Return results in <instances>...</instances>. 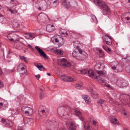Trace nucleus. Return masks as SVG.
Wrapping results in <instances>:
<instances>
[{"mask_svg": "<svg viewBox=\"0 0 130 130\" xmlns=\"http://www.w3.org/2000/svg\"><path fill=\"white\" fill-rule=\"evenodd\" d=\"M57 112L59 115L64 118L70 117L71 114V109L67 106H62L59 107Z\"/></svg>", "mask_w": 130, "mask_h": 130, "instance_id": "nucleus-1", "label": "nucleus"}, {"mask_svg": "<svg viewBox=\"0 0 130 130\" xmlns=\"http://www.w3.org/2000/svg\"><path fill=\"white\" fill-rule=\"evenodd\" d=\"M94 2L96 5L101 7L105 13L108 15L110 14V9L105 2L100 0H95Z\"/></svg>", "mask_w": 130, "mask_h": 130, "instance_id": "nucleus-2", "label": "nucleus"}, {"mask_svg": "<svg viewBox=\"0 0 130 130\" xmlns=\"http://www.w3.org/2000/svg\"><path fill=\"white\" fill-rule=\"evenodd\" d=\"M46 3L44 0H38L36 3H33V5L35 7L38 6V9L39 10L45 9L46 8Z\"/></svg>", "mask_w": 130, "mask_h": 130, "instance_id": "nucleus-3", "label": "nucleus"}, {"mask_svg": "<svg viewBox=\"0 0 130 130\" xmlns=\"http://www.w3.org/2000/svg\"><path fill=\"white\" fill-rule=\"evenodd\" d=\"M52 40L53 43H57L58 47L61 46L64 43V41L63 38L58 35L54 36L52 38Z\"/></svg>", "mask_w": 130, "mask_h": 130, "instance_id": "nucleus-4", "label": "nucleus"}, {"mask_svg": "<svg viewBox=\"0 0 130 130\" xmlns=\"http://www.w3.org/2000/svg\"><path fill=\"white\" fill-rule=\"evenodd\" d=\"M37 20L40 23H47L49 19L47 15L43 13H40L38 15Z\"/></svg>", "mask_w": 130, "mask_h": 130, "instance_id": "nucleus-5", "label": "nucleus"}, {"mask_svg": "<svg viewBox=\"0 0 130 130\" xmlns=\"http://www.w3.org/2000/svg\"><path fill=\"white\" fill-rule=\"evenodd\" d=\"M21 110L23 113L27 116H31L33 113V110L31 108L24 106L22 107Z\"/></svg>", "mask_w": 130, "mask_h": 130, "instance_id": "nucleus-6", "label": "nucleus"}, {"mask_svg": "<svg viewBox=\"0 0 130 130\" xmlns=\"http://www.w3.org/2000/svg\"><path fill=\"white\" fill-rule=\"evenodd\" d=\"M104 66V64L101 62L97 63L95 66L94 69L98 74H100V75L104 74L103 72L101 70H99L100 69H103Z\"/></svg>", "mask_w": 130, "mask_h": 130, "instance_id": "nucleus-7", "label": "nucleus"}, {"mask_svg": "<svg viewBox=\"0 0 130 130\" xmlns=\"http://www.w3.org/2000/svg\"><path fill=\"white\" fill-rule=\"evenodd\" d=\"M120 100L123 102V104H127L129 103V96L124 94H121L120 95Z\"/></svg>", "mask_w": 130, "mask_h": 130, "instance_id": "nucleus-8", "label": "nucleus"}, {"mask_svg": "<svg viewBox=\"0 0 130 130\" xmlns=\"http://www.w3.org/2000/svg\"><path fill=\"white\" fill-rule=\"evenodd\" d=\"M88 55L84 51L80 49L79 51V57H77V60H82L88 57Z\"/></svg>", "mask_w": 130, "mask_h": 130, "instance_id": "nucleus-9", "label": "nucleus"}, {"mask_svg": "<svg viewBox=\"0 0 130 130\" xmlns=\"http://www.w3.org/2000/svg\"><path fill=\"white\" fill-rule=\"evenodd\" d=\"M24 64L22 63H20L18 66V69L20 72V73L22 74H26L27 71L24 68Z\"/></svg>", "mask_w": 130, "mask_h": 130, "instance_id": "nucleus-10", "label": "nucleus"}, {"mask_svg": "<svg viewBox=\"0 0 130 130\" xmlns=\"http://www.w3.org/2000/svg\"><path fill=\"white\" fill-rule=\"evenodd\" d=\"M59 61L61 62V64H60L59 63L58 64H59L62 66H65L67 67H70L71 66V64L70 63L68 62L66 59L63 58L59 60Z\"/></svg>", "mask_w": 130, "mask_h": 130, "instance_id": "nucleus-11", "label": "nucleus"}, {"mask_svg": "<svg viewBox=\"0 0 130 130\" xmlns=\"http://www.w3.org/2000/svg\"><path fill=\"white\" fill-rule=\"evenodd\" d=\"M111 68L115 72H121L123 70L122 67L120 64L118 65L116 67H112Z\"/></svg>", "mask_w": 130, "mask_h": 130, "instance_id": "nucleus-12", "label": "nucleus"}, {"mask_svg": "<svg viewBox=\"0 0 130 130\" xmlns=\"http://www.w3.org/2000/svg\"><path fill=\"white\" fill-rule=\"evenodd\" d=\"M108 37L106 35H105L103 37V42H105L106 44L109 46H110L112 44V42L110 40V41L108 40Z\"/></svg>", "mask_w": 130, "mask_h": 130, "instance_id": "nucleus-13", "label": "nucleus"}, {"mask_svg": "<svg viewBox=\"0 0 130 130\" xmlns=\"http://www.w3.org/2000/svg\"><path fill=\"white\" fill-rule=\"evenodd\" d=\"M36 49L37 50L41 55L45 58H47V56L45 53L38 46H36L35 47Z\"/></svg>", "mask_w": 130, "mask_h": 130, "instance_id": "nucleus-14", "label": "nucleus"}, {"mask_svg": "<svg viewBox=\"0 0 130 130\" xmlns=\"http://www.w3.org/2000/svg\"><path fill=\"white\" fill-rule=\"evenodd\" d=\"M62 5L66 9H68L71 6L70 2L67 0H64L62 2Z\"/></svg>", "mask_w": 130, "mask_h": 130, "instance_id": "nucleus-15", "label": "nucleus"}, {"mask_svg": "<svg viewBox=\"0 0 130 130\" xmlns=\"http://www.w3.org/2000/svg\"><path fill=\"white\" fill-rule=\"evenodd\" d=\"M80 49H76L75 50L73 51L72 53V55L73 57H75L77 60V58L79 57V51Z\"/></svg>", "mask_w": 130, "mask_h": 130, "instance_id": "nucleus-16", "label": "nucleus"}, {"mask_svg": "<svg viewBox=\"0 0 130 130\" xmlns=\"http://www.w3.org/2000/svg\"><path fill=\"white\" fill-rule=\"evenodd\" d=\"M83 98L85 100V102L88 104L90 103L91 100L90 97L87 95H82Z\"/></svg>", "mask_w": 130, "mask_h": 130, "instance_id": "nucleus-17", "label": "nucleus"}, {"mask_svg": "<svg viewBox=\"0 0 130 130\" xmlns=\"http://www.w3.org/2000/svg\"><path fill=\"white\" fill-rule=\"evenodd\" d=\"M74 112L76 115L78 116L81 120H83V119L81 112L78 110L77 109H75L74 110Z\"/></svg>", "mask_w": 130, "mask_h": 130, "instance_id": "nucleus-18", "label": "nucleus"}, {"mask_svg": "<svg viewBox=\"0 0 130 130\" xmlns=\"http://www.w3.org/2000/svg\"><path fill=\"white\" fill-rule=\"evenodd\" d=\"M58 1L56 0L51 3L50 4V6L52 8H55L58 5Z\"/></svg>", "mask_w": 130, "mask_h": 130, "instance_id": "nucleus-19", "label": "nucleus"}, {"mask_svg": "<svg viewBox=\"0 0 130 130\" xmlns=\"http://www.w3.org/2000/svg\"><path fill=\"white\" fill-rule=\"evenodd\" d=\"M87 73L88 74L89 76L93 78H96L98 77L97 76H95L94 74L91 70H88Z\"/></svg>", "mask_w": 130, "mask_h": 130, "instance_id": "nucleus-20", "label": "nucleus"}, {"mask_svg": "<svg viewBox=\"0 0 130 130\" xmlns=\"http://www.w3.org/2000/svg\"><path fill=\"white\" fill-rule=\"evenodd\" d=\"M62 80L64 81L71 82L73 80L72 78L69 76H64L62 78Z\"/></svg>", "mask_w": 130, "mask_h": 130, "instance_id": "nucleus-21", "label": "nucleus"}, {"mask_svg": "<svg viewBox=\"0 0 130 130\" xmlns=\"http://www.w3.org/2000/svg\"><path fill=\"white\" fill-rule=\"evenodd\" d=\"M121 85L122 87L123 88L127 86L128 85V82L124 80H123L121 81Z\"/></svg>", "mask_w": 130, "mask_h": 130, "instance_id": "nucleus-22", "label": "nucleus"}, {"mask_svg": "<svg viewBox=\"0 0 130 130\" xmlns=\"http://www.w3.org/2000/svg\"><path fill=\"white\" fill-rule=\"evenodd\" d=\"M102 47L108 53L110 54H111L112 52L110 48L106 45H103L102 46Z\"/></svg>", "mask_w": 130, "mask_h": 130, "instance_id": "nucleus-23", "label": "nucleus"}, {"mask_svg": "<svg viewBox=\"0 0 130 130\" xmlns=\"http://www.w3.org/2000/svg\"><path fill=\"white\" fill-rule=\"evenodd\" d=\"M35 64L36 66L37 67L39 70L41 71L43 70L42 69H44L45 68L43 67V66L40 63H35Z\"/></svg>", "mask_w": 130, "mask_h": 130, "instance_id": "nucleus-24", "label": "nucleus"}, {"mask_svg": "<svg viewBox=\"0 0 130 130\" xmlns=\"http://www.w3.org/2000/svg\"><path fill=\"white\" fill-rule=\"evenodd\" d=\"M83 86V84L81 81L79 82L75 85V88L78 89L81 88Z\"/></svg>", "mask_w": 130, "mask_h": 130, "instance_id": "nucleus-25", "label": "nucleus"}, {"mask_svg": "<svg viewBox=\"0 0 130 130\" xmlns=\"http://www.w3.org/2000/svg\"><path fill=\"white\" fill-rule=\"evenodd\" d=\"M4 125L6 127H10L13 125V123L11 121L7 120Z\"/></svg>", "mask_w": 130, "mask_h": 130, "instance_id": "nucleus-26", "label": "nucleus"}, {"mask_svg": "<svg viewBox=\"0 0 130 130\" xmlns=\"http://www.w3.org/2000/svg\"><path fill=\"white\" fill-rule=\"evenodd\" d=\"M74 122L73 121H72L70 123V125L71 126L70 127H69V130H76L75 128L72 127V126L74 124Z\"/></svg>", "mask_w": 130, "mask_h": 130, "instance_id": "nucleus-27", "label": "nucleus"}, {"mask_svg": "<svg viewBox=\"0 0 130 130\" xmlns=\"http://www.w3.org/2000/svg\"><path fill=\"white\" fill-rule=\"evenodd\" d=\"M12 38L15 41H18L19 40V37L18 35L14 34L12 36Z\"/></svg>", "mask_w": 130, "mask_h": 130, "instance_id": "nucleus-28", "label": "nucleus"}, {"mask_svg": "<svg viewBox=\"0 0 130 130\" xmlns=\"http://www.w3.org/2000/svg\"><path fill=\"white\" fill-rule=\"evenodd\" d=\"M110 121L114 124H116L118 122V121L116 119H110Z\"/></svg>", "mask_w": 130, "mask_h": 130, "instance_id": "nucleus-29", "label": "nucleus"}, {"mask_svg": "<svg viewBox=\"0 0 130 130\" xmlns=\"http://www.w3.org/2000/svg\"><path fill=\"white\" fill-rule=\"evenodd\" d=\"M53 26V25H51L50 26H47L46 27V30L49 32H51L53 30L51 28Z\"/></svg>", "mask_w": 130, "mask_h": 130, "instance_id": "nucleus-30", "label": "nucleus"}, {"mask_svg": "<svg viewBox=\"0 0 130 130\" xmlns=\"http://www.w3.org/2000/svg\"><path fill=\"white\" fill-rule=\"evenodd\" d=\"M90 94L94 98H96L98 95V94L96 93L94 91L91 93Z\"/></svg>", "mask_w": 130, "mask_h": 130, "instance_id": "nucleus-31", "label": "nucleus"}, {"mask_svg": "<svg viewBox=\"0 0 130 130\" xmlns=\"http://www.w3.org/2000/svg\"><path fill=\"white\" fill-rule=\"evenodd\" d=\"M88 70L87 69H84L83 70H79L81 73H80L82 74H85L87 73L88 71Z\"/></svg>", "mask_w": 130, "mask_h": 130, "instance_id": "nucleus-32", "label": "nucleus"}, {"mask_svg": "<svg viewBox=\"0 0 130 130\" xmlns=\"http://www.w3.org/2000/svg\"><path fill=\"white\" fill-rule=\"evenodd\" d=\"M20 59L22 60H24L25 62H27L28 61V60L27 58L24 56H20Z\"/></svg>", "mask_w": 130, "mask_h": 130, "instance_id": "nucleus-33", "label": "nucleus"}, {"mask_svg": "<svg viewBox=\"0 0 130 130\" xmlns=\"http://www.w3.org/2000/svg\"><path fill=\"white\" fill-rule=\"evenodd\" d=\"M17 48L19 50H21L23 48V46H22L21 44L20 43H17Z\"/></svg>", "mask_w": 130, "mask_h": 130, "instance_id": "nucleus-34", "label": "nucleus"}, {"mask_svg": "<svg viewBox=\"0 0 130 130\" xmlns=\"http://www.w3.org/2000/svg\"><path fill=\"white\" fill-rule=\"evenodd\" d=\"M105 102V101L102 99H101L99 100L98 101V103H99L101 105V104H102L104 103Z\"/></svg>", "mask_w": 130, "mask_h": 130, "instance_id": "nucleus-35", "label": "nucleus"}, {"mask_svg": "<svg viewBox=\"0 0 130 130\" xmlns=\"http://www.w3.org/2000/svg\"><path fill=\"white\" fill-rule=\"evenodd\" d=\"M7 119H6L4 118H2L1 121V122L4 124V125L7 122Z\"/></svg>", "mask_w": 130, "mask_h": 130, "instance_id": "nucleus-36", "label": "nucleus"}, {"mask_svg": "<svg viewBox=\"0 0 130 130\" xmlns=\"http://www.w3.org/2000/svg\"><path fill=\"white\" fill-rule=\"evenodd\" d=\"M9 11H10L12 14H14L17 13V11L16 10H12L11 9H9Z\"/></svg>", "mask_w": 130, "mask_h": 130, "instance_id": "nucleus-37", "label": "nucleus"}, {"mask_svg": "<svg viewBox=\"0 0 130 130\" xmlns=\"http://www.w3.org/2000/svg\"><path fill=\"white\" fill-rule=\"evenodd\" d=\"M87 90L89 92H90V94L93 91V89L90 87H88L87 88Z\"/></svg>", "mask_w": 130, "mask_h": 130, "instance_id": "nucleus-38", "label": "nucleus"}, {"mask_svg": "<svg viewBox=\"0 0 130 130\" xmlns=\"http://www.w3.org/2000/svg\"><path fill=\"white\" fill-rule=\"evenodd\" d=\"M4 87V84L3 82L0 80V89L3 88Z\"/></svg>", "mask_w": 130, "mask_h": 130, "instance_id": "nucleus-39", "label": "nucleus"}, {"mask_svg": "<svg viewBox=\"0 0 130 130\" xmlns=\"http://www.w3.org/2000/svg\"><path fill=\"white\" fill-rule=\"evenodd\" d=\"M99 81L100 82H101L102 83H105V80L102 78H100Z\"/></svg>", "mask_w": 130, "mask_h": 130, "instance_id": "nucleus-40", "label": "nucleus"}, {"mask_svg": "<svg viewBox=\"0 0 130 130\" xmlns=\"http://www.w3.org/2000/svg\"><path fill=\"white\" fill-rule=\"evenodd\" d=\"M118 80V78L116 77H113V80L115 82H117Z\"/></svg>", "mask_w": 130, "mask_h": 130, "instance_id": "nucleus-41", "label": "nucleus"}, {"mask_svg": "<svg viewBox=\"0 0 130 130\" xmlns=\"http://www.w3.org/2000/svg\"><path fill=\"white\" fill-rule=\"evenodd\" d=\"M8 39L11 42L15 41H14V39L12 37L11 38H10L9 37V36L8 37Z\"/></svg>", "mask_w": 130, "mask_h": 130, "instance_id": "nucleus-42", "label": "nucleus"}, {"mask_svg": "<svg viewBox=\"0 0 130 130\" xmlns=\"http://www.w3.org/2000/svg\"><path fill=\"white\" fill-rule=\"evenodd\" d=\"M43 93L42 92H41L40 95V98L41 99H42L43 97Z\"/></svg>", "mask_w": 130, "mask_h": 130, "instance_id": "nucleus-43", "label": "nucleus"}, {"mask_svg": "<svg viewBox=\"0 0 130 130\" xmlns=\"http://www.w3.org/2000/svg\"><path fill=\"white\" fill-rule=\"evenodd\" d=\"M56 52L59 55H61L62 54V52L61 50H58Z\"/></svg>", "mask_w": 130, "mask_h": 130, "instance_id": "nucleus-44", "label": "nucleus"}, {"mask_svg": "<svg viewBox=\"0 0 130 130\" xmlns=\"http://www.w3.org/2000/svg\"><path fill=\"white\" fill-rule=\"evenodd\" d=\"M93 19L94 20V21H95L97 22L96 23H97L98 22L97 20L96 17L94 15H93Z\"/></svg>", "mask_w": 130, "mask_h": 130, "instance_id": "nucleus-45", "label": "nucleus"}, {"mask_svg": "<svg viewBox=\"0 0 130 130\" xmlns=\"http://www.w3.org/2000/svg\"><path fill=\"white\" fill-rule=\"evenodd\" d=\"M36 77L37 79H39L40 78V75L39 74H38L37 75L35 76Z\"/></svg>", "mask_w": 130, "mask_h": 130, "instance_id": "nucleus-46", "label": "nucleus"}, {"mask_svg": "<svg viewBox=\"0 0 130 130\" xmlns=\"http://www.w3.org/2000/svg\"><path fill=\"white\" fill-rule=\"evenodd\" d=\"M90 126L89 125H87V129H85V130H90Z\"/></svg>", "mask_w": 130, "mask_h": 130, "instance_id": "nucleus-47", "label": "nucleus"}, {"mask_svg": "<svg viewBox=\"0 0 130 130\" xmlns=\"http://www.w3.org/2000/svg\"><path fill=\"white\" fill-rule=\"evenodd\" d=\"M92 123H93V125L94 126L95 125V124L97 123L94 120H93V121Z\"/></svg>", "mask_w": 130, "mask_h": 130, "instance_id": "nucleus-48", "label": "nucleus"}, {"mask_svg": "<svg viewBox=\"0 0 130 130\" xmlns=\"http://www.w3.org/2000/svg\"><path fill=\"white\" fill-rule=\"evenodd\" d=\"M45 110H46L45 111V113H46V115H47L49 112V111L48 109H45Z\"/></svg>", "mask_w": 130, "mask_h": 130, "instance_id": "nucleus-49", "label": "nucleus"}, {"mask_svg": "<svg viewBox=\"0 0 130 130\" xmlns=\"http://www.w3.org/2000/svg\"><path fill=\"white\" fill-rule=\"evenodd\" d=\"M49 121H47L46 122V124L47 125H50L51 123V122H49Z\"/></svg>", "mask_w": 130, "mask_h": 130, "instance_id": "nucleus-50", "label": "nucleus"}, {"mask_svg": "<svg viewBox=\"0 0 130 130\" xmlns=\"http://www.w3.org/2000/svg\"><path fill=\"white\" fill-rule=\"evenodd\" d=\"M106 86L107 87L109 88H110L111 89H112L113 88H112L111 87V86H110V85H106Z\"/></svg>", "mask_w": 130, "mask_h": 130, "instance_id": "nucleus-51", "label": "nucleus"}, {"mask_svg": "<svg viewBox=\"0 0 130 130\" xmlns=\"http://www.w3.org/2000/svg\"><path fill=\"white\" fill-rule=\"evenodd\" d=\"M28 46H29V48H31V49H32V50H33V48H32V46H31V45H30L29 44H28Z\"/></svg>", "mask_w": 130, "mask_h": 130, "instance_id": "nucleus-52", "label": "nucleus"}, {"mask_svg": "<svg viewBox=\"0 0 130 130\" xmlns=\"http://www.w3.org/2000/svg\"><path fill=\"white\" fill-rule=\"evenodd\" d=\"M46 110L45 109H43L41 110V112H42V113H45V111Z\"/></svg>", "mask_w": 130, "mask_h": 130, "instance_id": "nucleus-53", "label": "nucleus"}, {"mask_svg": "<svg viewBox=\"0 0 130 130\" xmlns=\"http://www.w3.org/2000/svg\"><path fill=\"white\" fill-rule=\"evenodd\" d=\"M61 34H66V35H67L68 34L66 32H61Z\"/></svg>", "mask_w": 130, "mask_h": 130, "instance_id": "nucleus-54", "label": "nucleus"}, {"mask_svg": "<svg viewBox=\"0 0 130 130\" xmlns=\"http://www.w3.org/2000/svg\"><path fill=\"white\" fill-rule=\"evenodd\" d=\"M1 52H2L3 53V56H4V49H2L1 50Z\"/></svg>", "mask_w": 130, "mask_h": 130, "instance_id": "nucleus-55", "label": "nucleus"}, {"mask_svg": "<svg viewBox=\"0 0 130 130\" xmlns=\"http://www.w3.org/2000/svg\"><path fill=\"white\" fill-rule=\"evenodd\" d=\"M126 19L128 21L130 19V17H127L126 18Z\"/></svg>", "mask_w": 130, "mask_h": 130, "instance_id": "nucleus-56", "label": "nucleus"}, {"mask_svg": "<svg viewBox=\"0 0 130 130\" xmlns=\"http://www.w3.org/2000/svg\"><path fill=\"white\" fill-rule=\"evenodd\" d=\"M99 52L100 53H102V50H99Z\"/></svg>", "mask_w": 130, "mask_h": 130, "instance_id": "nucleus-57", "label": "nucleus"}, {"mask_svg": "<svg viewBox=\"0 0 130 130\" xmlns=\"http://www.w3.org/2000/svg\"><path fill=\"white\" fill-rule=\"evenodd\" d=\"M2 69L0 68V75H1L2 74Z\"/></svg>", "mask_w": 130, "mask_h": 130, "instance_id": "nucleus-58", "label": "nucleus"}, {"mask_svg": "<svg viewBox=\"0 0 130 130\" xmlns=\"http://www.w3.org/2000/svg\"><path fill=\"white\" fill-rule=\"evenodd\" d=\"M14 2V0H11L10 3L12 4H13Z\"/></svg>", "mask_w": 130, "mask_h": 130, "instance_id": "nucleus-59", "label": "nucleus"}, {"mask_svg": "<svg viewBox=\"0 0 130 130\" xmlns=\"http://www.w3.org/2000/svg\"><path fill=\"white\" fill-rule=\"evenodd\" d=\"M127 71L129 73V74H130V68L127 70Z\"/></svg>", "mask_w": 130, "mask_h": 130, "instance_id": "nucleus-60", "label": "nucleus"}, {"mask_svg": "<svg viewBox=\"0 0 130 130\" xmlns=\"http://www.w3.org/2000/svg\"><path fill=\"white\" fill-rule=\"evenodd\" d=\"M3 105V104L2 102L0 103V106H2Z\"/></svg>", "mask_w": 130, "mask_h": 130, "instance_id": "nucleus-61", "label": "nucleus"}, {"mask_svg": "<svg viewBox=\"0 0 130 130\" xmlns=\"http://www.w3.org/2000/svg\"><path fill=\"white\" fill-rule=\"evenodd\" d=\"M108 38H109L108 39V40L110 41H110H111V39H112V38L111 37H108Z\"/></svg>", "mask_w": 130, "mask_h": 130, "instance_id": "nucleus-62", "label": "nucleus"}, {"mask_svg": "<svg viewBox=\"0 0 130 130\" xmlns=\"http://www.w3.org/2000/svg\"><path fill=\"white\" fill-rule=\"evenodd\" d=\"M123 114L125 116H126V113L125 112L123 113Z\"/></svg>", "mask_w": 130, "mask_h": 130, "instance_id": "nucleus-63", "label": "nucleus"}, {"mask_svg": "<svg viewBox=\"0 0 130 130\" xmlns=\"http://www.w3.org/2000/svg\"><path fill=\"white\" fill-rule=\"evenodd\" d=\"M47 74L49 76H50V73H47Z\"/></svg>", "mask_w": 130, "mask_h": 130, "instance_id": "nucleus-64", "label": "nucleus"}]
</instances>
